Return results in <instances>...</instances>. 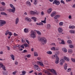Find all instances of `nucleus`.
Here are the masks:
<instances>
[{"instance_id":"obj_1","label":"nucleus","mask_w":75,"mask_h":75,"mask_svg":"<svg viewBox=\"0 0 75 75\" xmlns=\"http://www.w3.org/2000/svg\"><path fill=\"white\" fill-rule=\"evenodd\" d=\"M38 40L40 41L41 42L42 45H44V44H45L47 42V39L45 38H41L40 39H38Z\"/></svg>"},{"instance_id":"obj_2","label":"nucleus","mask_w":75,"mask_h":75,"mask_svg":"<svg viewBox=\"0 0 75 75\" xmlns=\"http://www.w3.org/2000/svg\"><path fill=\"white\" fill-rule=\"evenodd\" d=\"M30 36L33 38H35V32L33 30H31L30 32Z\"/></svg>"},{"instance_id":"obj_3","label":"nucleus","mask_w":75,"mask_h":75,"mask_svg":"<svg viewBox=\"0 0 75 75\" xmlns=\"http://www.w3.org/2000/svg\"><path fill=\"white\" fill-rule=\"evenodd\" d=\"M6 23V22L4 20H0V27H2Z\"/></svg>"},{"instance_id":"obj_4","label":"nucleus","mask_w":75,"mask_h":75,"mask_svg":"<svg viewBox=\"0 0 75 75\" xmlns=\"http://www.w3.org/2000/svg\"><path fill=\"white\" fill-rule=\"evenodd\" d=\"M8 34H9L10 36L12 35V33H11V32L9 31V30H7L5 34V35H8Z\"/></svg>"},{"instance_id":"obj_5","label":"nucleus","mask_w":75,"mask_h":75,"mask_svg":"<svg viewBox=\"0 0 75 75\" xmlns=\"http://www.w3.org/2000/svg\"><path fill=\"white\" fill-rule=\"evenodd\" d=\"M30 13L31 14H32L33 15H34V14H37V15H38L39 14V13H38L37 11H36V12H35L33 11H30Z\"/></svg>"},{"instance_id":"obj_6","label":"nucleus","mask_w":75,"mask_h":75,"mask_svg":"<svg viewBox=\"0 0 75 75\" xmlns=\"http://www.w3.org/2000/svg\"><path fill=\"white\" fill-rule=\"evenodd\" d=\"M8 11L9 12H12V13H14V11H16V8L13 7V8H12V9H8Z\"/></svg>"},{"instance_id":"obj_7","label":"nucleus","mask_w":75,"mask_h":75,"mask_svg":"<svg viewBox=\"0 0 75 75\" xmlns=\"http://www.w3.org/2000/svg\"><path fill=\"white\" fill-rule=\"evenodd\" d=\"M53 4H56V5H59L60 4V2L59 1H57V0H54L53 3Z\"/></svg>"},{"instance_id":"obj_8","label":"nucleus","mask_w":75,"mask_h":75,"mask_svg":"<svg viewBox=\"0 0 75 75\" xmlns=\"http://www.w3.org/2000/svg\"><path fill=\"white\" fill-rule=\"evenodd\" d=\"M59 58L58 57V56L56 58V60L55 61V63L56 64H58L59 63Z\"/></svg>"},{"instance_id":"obj_9","label":"nucleus","mask_w":75,"mask_h":75,"mask_svg":"<svg viewBox=\"0 0 75 75\" xmlns=\"http://www.w3.org/2000/svg\"><path fill=\"white\" fill-rule=\"evenodd\" d=\"M60 65H62L65 62V60L64 59H62L61 60H60Z\"/></svg>"},{"instance_id":"obj_10","label":"nucleus","mask_w":75,"mask_h":75,"mask_svg":"<svg viewBox=\"0 0 75 75\" xmlns=\"http://www.w3.org/2000/svg\"><path fill=\"white\" fill-rule=\"evenodd\" d=\"M50 71L52 73V74H54L55 75H57V72L55 71L53 69H51L50 70Z\"/></svg>"},{"instance_id":"obj_11","label":"nucleus","mask_w":75,"mask_h":75,"mask_svg":"<svg viewBox=\"0 0 75 75\" xmlns=\"http://www.w3.org/2000/svg\"><path fill=\"white\" fill-rule=\"evenodd\" d=\"M63 31V30L62 28H58V32L59 33H61Z\"/></svg>"},{"instance_id":"obj_12","label":"nucleus","mask_w":75,"mask_h":75,"mask_svg":"<svg viewBox=\"0 0 75 75\" xmlns=\"http://www.w3.org/2000/svg\"><path fill=\"white\" fill-rule=\"evenodd\" d=\"M26 4L27 6H28L29 7H30L31 6L30 2L29 1H27L26 2Z\"/></svg>"},{"instance_id":"obj_13","label":"nucleus","mask_w":75,"mask_h":75,"mask_svg":"<svg viewBox=\"0 0 75 75\" xmlns=\"http://www.w3.org/2000/svg\"><path fill=\"white\" fill-rule=\"evenodd\" d=\"M55 14H56V12L54 11L51 14V16L52 17L55 16Z\"/></svg>"},{"instance_id":"obj_14","label":"nucleus","mask_w":75,"mask_h":75,"mask_svg":"<svg viewBox=\"0 0 75 75\" xmlns=\"http://www.w3.org/2000/svg\"><path fill=\"white\" fill-rule=\"evenodd\" d=\"M64 59L67 61H68V62H69V58L66 56H64Z\"/></svg>"},{"instance_id":"obj_15","label":"nucleus","mask_w":75,"mask_h":75,"mask_svg":"<svg viewBox=\"0 0 75 75\" xmlns=\"http://www.w3.org/2000/svg\"><path fill=\"white\" fill-rule=\"evenodd\" d=\"M52 8H49L47 10V13L48 14H50V13H51V11H52Z\"/></svg>"},{"instance_id":"obj_16","label":"nucleus","mask_w":75,"mask_h":75,"mask_svg":"<svg viewBox=\"0 0 75 75\" xmlns=\"http://www.w3.org/2000/svg\"><path fill=\"white\" fill-rule=\"evenodd\" d=\"M38 64H39V65H40L41 67H44V64L42 62H37Z\"/></svg>"},{"instance_id":"obj_17","label":"nucleus","mask_w":75,"mask_h":75,"mask_svg":"<svg viewBox=\"0 0 75 75\" xmlns=\"http://www.w3.org/2000/svg\"><path fill=\"white\" fill-rule=\"evenodd\" d=\"M25 20H26V21H30V22L31 21V19L29 18L28 17H26L25 18Z\"/></svg>"},{"instance_id":"obj_18","label":"nucleus","mask_w":75,"mask_h":75,"mask_svg":"<svg viewBox=\"0 0 75 75\" xmlns=\"http://www.w3.org/2000/svg\"><path fill=\"white\" fill-rule=\"evenodd\" d=\"M62 51H63L64 52H67V50L66 48L63 47L62 49Z\"/></svg>"},{"instance_id":"obj_19","label":"nucleus","mask_w":75,"mask_h":75,"mask_svg":"<svg viewBox=\"0 0 75 75\" xmlns=\"http://www.w3.org/2000/svg\"><path fill=\"white\" fill-rule=\"evenodd\" d=\"M39 67V66H38V65L36 64H35L33 66L34 69H37Z\"/></svg>"},{"instance_id":"obj_20","label":"nucleus","mask_w":75,"mask_h":75,"mask_svg":"<svg viewBox=\"0 0 75 75\" xmlns=\"http://www.w3.org/2000/svg\"><path fill=\"white\" fill-rule=\"evenodd\" d=\"M51 25L50 24H48L47 25V29H48V30H49V29H50L51 28Z\"/></svg>"},{"instance_id":"obj_21","label":"nucleus","mask_w":75,"mask_h":75,"mask_svg":"<svg viewBox=\"0 0 75 75\" xmlns=\"http://www.w3.org/2000/svg\"><path fill=\"white\" fill-rule=\"evenodd\" d=\"M3 72L4 75H5L7 74V71L6 70H4L3 71Z\"/></svg>"},{"instance_id":"obj_22","label":"nucleus","mask_w":75,"mask_h":75,"mask_svg":"<svg viewBox=\"0 0 75 75\" xmlns=\"http://www.w3.org/2000/svg\"><path fill=\"white\" fill-rule=\"evenodd\" d=\"M19 21V18H16V24H18V21Z\"/></svg>"},{"instance_id":"obj_23","label":"nucleus","mask_w":75,"mask_h":75,"mask_svg":"<svg viewBox=\"0 0 75 75\" xmlns=\"http://www.w3.org/2000/svg\"><path fill=\"white\" fill-rule=\"evenodd\" d=\"M31 19L33 20L35 22L37 21V18L35 17H32Z\"/></svg>"},{"instance_id":"obj_24","label":"nucleus","mask_w":75,"mask_h":75,"mask_svg":"<svg viewBox=\"0 0 75 75\" xmlns=\"http://www.w3.org/2000/svg\"><path fill=\"white\" fill-rule=\"evenodd\" d=\"M36 25H43V23L42 22H40L39 23H36Z\"/></svg>"},{"instance_id":"obj_25","label":"nucleus","mask_w":75,"mask_h":75,"mask_svg":"<svg viewBox=\"0 0 75 75\" xmlns=\"http://www.w3.org/2000/svg\"><path fill=\"white\" fill-rule=\"evenodd\" d=\"M70 33L71 34H75V31L73 30H70Z\"/></svg>"},{"instance_id":"obj_26","label":"nucleus","mask_w":75,"mask_h":75,"mask_svg":"<svg viewBox=\"0 0 75 75\" xmlns=\"http://www.w3.org/2000/svg\"><path fill=\"white\" fill-rule=\"evenodd\" d=\"M58 55H57V54H55V55H53V56H52V58L53 59L55 58V57H56V58H57L58 57Z\"/></svg>"},{"instance_id":"obj_27","label":"nucleus","mask_w":75,"mask_h":75,"mask_svg":"<svg viewBox=\"0 0 75 75\" xmlns=\"http://www.w3.org/2000/svg\"><path fill=\"white\" fill-rule=\"evenodd\" d=\"M35 31H36L37 34L38 35H40L41 34V32H40L38 30H35Z\"/></svg>"},{"instance_id":"obj_28","label":"nucleus","mask_w":75,"mask_h":75,"mask_svg":"<svg viewBox=\"0 0 75 75\" xmlns=\"http://www.w3.org/2000/svg\"><path fill=\"white\" fill-rule=\"evenodd\" d=\"M1 15H4V16H7V14L4 12H1Z\"/></svg>"},{"instance_id":"obj_29","label":"nucleus","mask_w":75,"mask_h":75,"mask_svg":"<svg viewBox=\"0 0 75 75\" xmlns=\"http://www.w3.org/2000/svg\"><path fill=\"white\" fill-rule=\"evenodd\" d=\"M67 42L69 44H72V41L71 40H69L67 41Z\"/></svg>"},{"instance_id":"obj_30","label":"nucleus","mask_w":75,"mask_h":75,"mask_svg":"<svg viewBox=\"0 0 75 75\" xmlns=\"http://www.w3.org/2000/svg\"><path fill=\"white\" fill-rule=\"evenodd\" d=\"M45 74H48V75H50L51 74V73L49 72V71H46L45 72Z\"/></svg>"},{"instance_id":"obj_31","label":"nucleus","mask_w":75,"mask_h":75,"mask_svg":"<svg viewBox=\"0 0 75 75\" xmlns=\"http://www.w3.org/2000/svg\"><path fill=\"white\" fill-rule=\"evenodd\" d=\"M60 17V15H56L55 16L54 18L55 19H57L58 18H59Z\"/></svg>"},{"instance_id":"obj_32","label":"nucleus","mask_w":75,"mask_h":75,"mask_svg":"<svg viewBox=\"0 0 75 75\" xmlns=\"http://www.w3.org/2000/svg\"><path fill=\"white\" fill-rule=\"evenodd\" d=\"M10 56L13 60L14 61V56L13 54H12Z\"/></svg>"},{"instance_id":"obj_33","label":"nucleus","mask_w":75,"mask_h":75,"mask_svg":"<svg viewBox=\"0 0 75 75\" xmlns=\"http://www.w3.org/2000/svg\"><path fill=\"white\" fill-rule=\"evenodd\" d=\"M5 8L1 7L0 8V11H4Z\"/></svg>"},{"instance_id":"obj_34","label":"nucleus","mask_w":75,"mask_h":75,"mask_svg":"<svg viewBox=\"0 0 75 75\" xmlns=\"http://www.w3.org/2000/svg\"><path fill=\"white\" fill-rule=\"evenodd\" d=\"M67 67H68V66H67V63H66L65 64V65L64 66V69L65 70H66L67 69Z\"/></svg>"},{"instance_id":"obj_35","label":"nucleus","mask_w":75,"mask_h":75,"mask_svg":"<svg viewBox=\"0 0 75 75\" xmlns=\"http://www.w3.org/2000/svg\"><path fill=\"white\" fill-rule=\"evenodd\" d=\"M34 56L35 57H38V53L37 52H34Z\"/></svg>"},{"instance_id":"obj_36","label":"nucleus","mask_w":75,"mask_h":75,"mask_svg":"<svg viewBox=\"0 0 75 75\" xmlns=\"http://www.w3.org/2000/svg\"><path fill=\"white\" fill-rule=\"evenodd\" d=\"M75 26L73 25V26H71L70 25L69 26V28H72V29H74L75 28Z\"/></svg>"},{"instance_id":"obj_37","label":"nucleus","mask_w":75,"mask_h":75,"mask_svg":"<svg viewBox=\"0 0 75 75\" xmlns=\"http://www.w3.org/2000/svg\"><path fill=\"white\" fill-rule=\"evenodd\" d=\"M41 21L42 23H43L44 24H45V23H46V18L45 17V18L44 21Z\"/></svg>"},{"instance_id":"obj_38","label":"nucleus","mask_w":75,"mask_h":75,"mask_svg":"<svg viewBox=\"0 0 75 75\" xmlns=\"http://www.w3.org/2000/svg\"><path fill=\"white\" fill-rule=\"evenodd\" d=\"M68 51L69 53L70 54H71L72 53V50L71 49H69L68 50Z\"/></svg>"},{"instance_id":"obj_39","label":"nucleus","mask_w":75,"mask_h":75,"mask_svg":"<svg viewBox=\"0 0 75 75\" xmlns=\"http://www.w3.org/2000/svg\"><path fill=\"white\" fill-rule=\"evenodd\" d=\"M61 43H60V44H65V42H64V41L63 40H61Z\"/></svg>"},{"instance_id":"obj_40","label":"nucleus","mask_w":75,"mask_h":75,"mask_svg":"<svg viewBox=\"0 0 75 75\" xmlns=\"http://www.w3.org/2000/svg\"><path fill=\"white\" fill-rule=\"evenodd\" d=\"M22 75H24L26 74V72H25V71H23L22 72Z\"/></svg>"},{"instance_id":"obj_41","label":"nucleus","mask_w":75,"mask_h":75,"mask_svg":"<svg viewBox=\"0 0 75 75\" xmlns=\"http://www.w3.org/2000/svg\"><path fill=\"white\" fill-rule=\"evenodd\" d=\"M69 47L70 48H74V45H69Z\"/></svg>"},{"instance_id":"obj_42","label":"nucleus","mask_w":75,"mask_h":75,"mask_svg":"<svg viewBox=\"0 0 75 75\" xmlns=\"http://www.w3.org/2000/svg\"><path fill=\"white\" fill-rule=\"evenodd\" d=\"M52 53L51 51H47V54H52Z\"/></svg>"},{"instance_id":"obj_43","label":"nucleus","mask_w":75,"mask_h":75,"mask_svg":"<svg viewBox=\"0 0 75 75\" xmlns=\"http://www.w3.org/2000/svg\"><path fill=\"white\" fill-rule=\"evenodd\" d=\"M23 45L25 47H28L29 46L26 43L23 44Z\"/></svg>"},{"instance_id":"obj_44","label":"nucleus","mask_w":75,"mask_h":75,"mask_svg":"<svg viewBox=\"0 0 75 75\" xmlns=\"http://www.w3.org/2000/svg\"><path fill=\"white\" fill-rule=\"evenodd\" d=\"M51 50H53V51H55V47H53L51 48Z\"/></svg>"},{"instance_id":"obj_45","label":"nucleus","mask_w":75,"mask_h":75,"mask_svg":"<svg viewBox=\"0 0 75 75\" xmlns=\"http://www.w3.org/2000/svg\"><path fill=\"white\" fill-rule=\"evenodd\" d=\"M63 25V22H60L59 23V25L60 26H62V25Z\"/></svg>"},{"instance_id":"obj_46","label":"nucleus","mask_w":75,"mask_h":75,"mask_svg":"<svg viewBox=\"0 0 75 75\" xmlns=\"http://www.w3.org/2000/svg\"><path fill=\"white\" fill-rule=\"evenodd\" d=\"M2 67L4 71H6V67H5V66L3 65Z\"/></svg>"},{"instance_id":"obj_47","label":"nucleus","mask_w":75,"mask_h":75,"mask_svg":"<svg viewBox=\"0 0 75 75\" xmlns=\"http://www.w3.org/2000/svg\"><path fill=\"white\" fill-rule=\"evenodd\" d=\"M10 7H11V8H13V7H14V8H15V7L14 6H13V4H10Z\"/></svg>"},{"instance_id":"obj_48","label":"nucleus","mask_w":75,"mask_h":75,"mask_svg":"<svg viewBox=\"0 0 75 75\" xmlns=\"http://www.w3.org/2000/svg\"><path fill=\"white\" fill-rule=\"evenodd\" d=\"M71 59L73 62H75V59H74L73 58H71Z\"/></svg>"},{"instance_id":"obj_49","label":"nucleus","mask_w":75,"mask_h":75,"mask_svg":"<svg viewBox=\"0 0 75 75\" xmlns=\"http://www.w3.org/2000/svg\"><path fill=\"white\" fill-rule=\"evenodd\" d=\"M1 4H2V6H5V5H6V4H5V3L4 2H2L1 3Z\"/></svg>"},{"instance_id":"obj_50","label":"nucleus","mask_w":75,"mask_h":75,"mask_svg":"<svg viewBox=\"0 0 75 75\" xmlns=\"http://www.w3.org/2000/svg\"><path fill=\"white\" fill-rule=\"evenodd\" d=\"M16 72H17V71H15L13 72V75H15L16 74Z\"/></svg>"},{"instance_id":"obj_51","label":"nucleus","mask_w":75,"mask_h":75,"mask_svg":"<svg viewBox=\"0 0 75 75\" xmlns=\"http://www.w3.org/2000/svg\"><path fill=\"white\" fill-rule=\"evenodd\" d=\"M26 40V41L27 42V43L29 45H30V42L29 41H28V40H26V39H25Z\"/></svg>"},{"instance_id":"obj_52","label":"nucleus","mask_w":75,"mask_h":75,"mask_svg":"<svg viewBox=\"0 0 75 75\" xmlns=\"http://www.w3.org/2000/svg\"><path fill=\"white\" fill-rule=\"evenodd\" d=\"M30 57L31 55L30 54H27L26 55V57H27V58H30Z\"/></svg>"},{"instance_id":"obj_53","label":"nucleus","mask_w":75,"mask_h":75,"mask_svg":"<svg viewBox=\"0 0 75 75\" xmlns=\"http://www.w3.org/2000/svg\"><path fill=\"white\" fill-rule=\"evenodd\" d=\"M56 55H59V52L57 51L56 52Z\"/></svg>"},{"instance_id":"obj_54","label":"nucleus","mask_w":75,"mask_h":75,"mask_svg":"<svg viewBox=\"0 0 75 75\" xmlns=\"http://www.w3.org/2000/svg\"><path fill=\"white\" fill-rule=\"evenodd\" d=\"M24 32H25V33H27V31H28V29L25 28L24 30Z\"/></svg>"},{"instance_id":"obj_55","label":"nucleus","mask_w":75,"mask_h":75,"mask_svg":"<svg viewBox=\"0 0 75 75\" xmlns=\"http://www.w3.org/2000/svg\"><path fill=\"white\" fill-rule=\"evenodd\" d=\"M38 71H41V69H40V68L39 67L36 69Z\"/></svg>"},{"instance_id":"obj_56","label":"nucleus","mask_w":75,"mask_h":75,"mask_svg":"<svg viewBox=\"0 0 75 75\" xmlns=\"http://www.w3.org/2000/svg\"><path fill=\"white\" fill-rule=\"evenodd\" d=\"M61 2L62 3H63L64 4H65V2H64V1L63 0H62L61 1Z\"/></svg>"},{"instance_id":"obj_57","label":"nucleus","mask_w":75,"mask_h":75,"mask_svg":"<svg viewBox=\"0 0 75 75\" xmlns=\"http://www.w3.org/2000/svg\"><path fill=\"white\" fill-rule=\"evenodd\" d=\"M22 42H25V40H24V38H22Z\"/></svg>"},{"instance_id":"obj_58","label":"nucleus","mask_w":75,"mask_h":75,"mask_svg":"<svg viewBox=\"0 0 75 75\" xmlns=\"http://www.w3.org/2000/svg\"><path fill=\"white\" fill-rule=\"evenodd\" d=\"M21 48H23V49H24V46L23 45H21Z\"/></svg>"},{"instance_id":"obj_59","label":"nucleus","mask_w":75,"mask_h":75,"mask_svg":"<svg viewBox=\"0 0 75 75\" xmlns=\"http://www.w3.org/2000/svg\"><path fill=\"white\" fill-rule=\"evenodd\" d=\"M36 4H37V0H35V2H34V4H35V5H36Z\"/></svg>"},{"instance_id":"obj_60","label":"nucleus","mask_w":75,"mask_h":75,"mask_svg":"<svg viewBox=\"0 0 75 75\" xmlns=\"http://www.w3.org/2000/svg\"><path fill=\"white\" fill-rule=\"evenodd\" d=\"M3 66V64H2L0 63V68H1L2 67V66Z\"/></svg>"},{"instance_id":"obj_61","label":"nucleus","mask_w":75,"mask_h":75,"mask_svg":"<svg viewBox=\"0 0 75 75\" xmlns=\"http://www.w3.org/2000/svg\"><path fill=\"white\" fill-rule=\"evenodd\" d=\"M71 71V69L69 68L68 69V72H70Z\"/></svg>"},{"instance_id":"obj_62","label":"nucleus","mask_w":75,"mask_h":75,"mask_svg":"<svg viewBox=\"0 0 75 75\" xmlns=\"http://www.w3.org/2000/svg\"><path fill=\"white\" fill-rule=\"evenodd\" d=\"M15 65H18V62H17V61H15Z\"/></svg>"},{"instance_id":"obj_63","label":"nucleus","mask_w":75,"mask_h":75,"mask_svg":"<svg viewBox=\"0 0 75 75\" xmlns=\"http://www.w3.org/2000/svg\"><path fill=\"white\" fill-rule=\"evenodd\" d=\"M18 35V34H16V33H14V36H17Z\"/></svg>"},{"instance_id":"obj_64","label":"nucleus","mask_w":75,"mask_h":75,"mask_svg":"<svg viewBox=\"0 0 75 75\" xmlns=\"http://www.w3.org/2000/svg\"><path fill=\"white\" fill-rule=\"evenodd\" d=\"M6 47L8 48V50H10V47H9L8 46H6Z\"/></svg>"}]
</instances>
